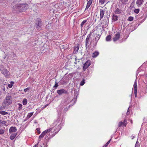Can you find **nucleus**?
<instances>
[{
	"label": "nucleus",
	"mask_w": 147,
	"mask_h": 147,
	"mask_svg": "<svg viewBox=\"0 0 147 147\" xmlns=\"http://www.w3.org/2000/svg\"><path fill=\"white\" fill-rule=\"evenodd\" d=\"M64 120L63 117L61 115L58 116L57 119L55 120L49 129H52L53 133L55 136L61 129L63 125Z\"/></svg>",
	"instance_id": "nucleus-1"
},
{
	"label": "nucleus",
	"mask_w": 147,
	"mask_h": 147,
	"mask_svg": "<svg viewBox=\"0 0 147 147\" xmlns=\"http://www.w3.org/2000/svg\"><path fill=\"white\" fill-rule=\"evenodd\" d=\"M28 7L27 4H18L13 6L14 10L17 13L23 12Z\"/></svg>",
	"instance_id": "nucleus-2"
},
{
	"label": "nucleus",
	"mask_w": 147,
	"mask_h": 147,
	"mask_svg": "<svg viewBox=\"0 0 147 147\" xmlns=\"http://www.w3.org/2000/svg\"><path fill=\"white\" fill-rule=\"evenodd\" d=\"M52 129H47L43 131L39 136L38 140V142L40 141L41 139L43 138L44 136L46 134V137L47 139H49L55 136V134L52 133Z\"/></svg>",
	"instance_id": "nucleus-3"
},
{
	"label": "nucleus",
	"mask_w": 147,
	"mask_h": 147,
	"mask_svg": "<svg viewBox=\"0 0 147 147\" xmlns=\"http://www.w3.org/2000/svg\"><path fill=\"white\" fill-rule=\"evenodd\" d=\"M12 98L11 96H7L2 103V106L0 107V109L3 110L7 107L12 103Z\"/></svg>",
	"instance_id": "nucleus-4"
},
{
	"label": "nucleus",
	"mask_w": 147,
	"mask_h": 147,
	"mask_svg": "<svg viewBox=\"0 0 147 147\" xmlns=\"http://www.w3.org/2000/svg\"><path fill=\"white\" fill-rule=\"evenodd\" d=\"M91 34H89L87 36L86 40L85 45L86 48L89 47V46L90 45L91 42Z\"/></svg>",
	"instance_id": "nucleus-5"
},
{
	"label": "nucleus",
	"mask_w": 147,
	"mask_h": 147,
	"mask_svg": "<svg viewBox=\"0 0 147 147\" xmlns=\"http://www.w3.org/2000/svg\"><path fill=\"white\" fill-rule=\"evenodd\" d=\"M2 73L6 77L9 78L10 77V73L7 70L4 68H3L1 69Z\"/></svg>",
	"instance_id": "nucleus-6"
},
{
	"label": "nucleus",
	"mask_w": 147,
	"mask_h": 147,
	"mask_svg": "<svg viewBox=\"0 0 147 147\" xmlns=\"http://www.w3.org/2000/svg\"><path fill=\"white\" fill-rule=\"evenodd\" d=\"M36 28L38 29H40L41 26L42 25V22L41 20V19L37 18L36 20Z\"/></svg>",
	"instance_id": "nucleus-7"
},
{
	"label": "nucleus",
	"mask_w": 147,
	"mask_h": 147,
	"mask_svg": "<svg viewBox=\"0 0 147 147\" xmlns=\"http://www.w3.org/2000/svg\"><path fill=\"white\" fill-rule=\"evenodd\" d=\"M109 18L108 17L105 18L102 24V28H105L107 26Z\"/></svg>",
	"instance_id": "nucleus-8"
},
{
	"label": "nucleus",
	"mask_w": 147,
	"mask_h": 147,
	"mask_svg": "<svg viewBox=\"0 0 147 147\" xmlns=\"http://www.w3.org/2000/svg\"><path fill=\"white\" fill-rule=\"evenodd\" d=\"M55 7L57 9H63V3L62 2H59L54 5Z\"/></svg>",
	"instance_id": "nucleus-9"
},
{
	"label": "nucleus",
	"mask_w": 147,
	"mask_h": 147,
	"mask_svg": "<svg viewBox=\"0 0 147 147\" xmlns=\"http://www.w3.org/2000/svg\"><path fill=\"white\" fill-rule=\"evenodd\" d=\"M137 82L136 81V80H135L134 85L133 87V88L132 89V92L134 90V93L135 95V97H137Z\"/></svg>",
	"instance_id": "nucleus-10"
},
{
	"label": "nucleus",
	"mask_w": 147,
	"mask_h": 147,
	"mask_svg": "<svg viewBox=\"0 0 147 147\" xmlns=\"http://www.w3.org/2000/svg\"><path fill=\"white\" fill-rule=\"evenodd\" d=\"M57 93L59 95H61L63 94H67L68 92L67 90L64 89H61L59 90H58L57 91Z\"/></svg>",
	"instance_id": "nucleus-11"
},
{
	"label": "nucleus",
	"mask_w": 147,
	"mask_h": 147,
	"mask_svg": "<svg viewBox=\"0 0 147 147\" xmlns=\"http://www.w3.org/2000/svg\"><path fill=\"white\" fill-rule=\"evenodd\" d=\"M127 124V120L126 119H125L124 120L123 122H120L119 123L118 126L119 127H120L121 126L125 127Z\"/></svg>",
	"instance_id": "nucleus-12"
},
{
	"label": "nucleus",
	"mask_w": 147,
	"mask_h": 147,
	"mask_svg": "<svg viewBox=\"0 0 147 147\" xmlns=\"http://www.w3.org/2000/svg\"><path fill=\"white\" fill-rule=\"evenodd\" d=\"M91 62L90 61H87L84 64L83 67V69H86L91 65Z\"/></svg>",
	"instance_id": "nucleus-13"
},
{
	"label": "nucleus",
	"mask_w": 147,
	"mask_h": 147,
	"mask_svg": "<svg viewBox=\"0 0 147 147\" xmlns=\"http://www.w3.org/2000/svg\"><path fill=\"white\" fill-rule=\"evenodd\" d=\"M87 3L85 8V10L87 9L90 6L92 3L93 0H87Z\"/></svg>",
	"instance_id": "nucleus-14"
},
{
	"label": "nucleus",
	"mask_w": 147,
	"mask_h": 147,
	"mask_svg": "<svg viewBox=\"0 0 147 147\" xmlns=\"http://www.w3.org/2000/svg\"><path fill=\"white\" fill-rule=\"evenodd\" d=\"M105 13V11L104 9H101L100 10V20L102 19Z\"/></svg>",
	"instance_id": "nucleus-15"
},
{
	"label": "nucleus",
	"mask_w": 147,
	"mask_h": 147,
	"mask_svg": "<svg viewBox=\"0 0 147 147\" xmlns=\"http://www.w3.org/2000/svg\"><path fill=\"white\" fill-rule=\"evenodd\" d=\"M120 37V34L119 32H118L115 34V37L113 38V40L114 42L117 41L119 39Z\"/></svg>",
	"instance_id": "nucleus-16"
},
{
	"label": "nucleus",
	"mask_w": 147,
	"mask_h": 147,
	"mask_svg": "<svg viewBox=\"0 0 147 147\" xmlns=\"http://www.w3.org/2000/svg\"><path fill=\"white\" fill-rule=\"evenodd\" d=\"M17 129L15 127H11L9 129V133L15 132L17 131Z\"/></svg>",
	"instance_id": "nucleus-17"
},
{
	"label": "nucleus",
	"mask_w": 147,
	"mask_h": 147,
	"mask_svg": "<svg viewBox=\"0 0 147 147\" xmlns=\"http://www.w3.org/2000/svg\"><path fill=\"white\" fill-rule=\"evenodd\" d=\"M99 54V53L98 51H95L94 52L92 55V57L93 58H95Z\"/></svg>",
	"instance_id": "nucleus-18"
},
{
	"label": "nucleus",
	"mask_w": 147,
	"mask_h": 147,
	"mask_svg": "<svg viewBox=\"0 0 147 147\" xmlns=\"http://www.w3.org/2000/svg\"><path fill=\"white\" fill-rule=\"evenodd\" d=\"M79 48V46L78 45H77V46H74V53H77L78 51Z\"/></svg>",
	"instance_id": "nucleus-19"
},
{
	"label": "nucleus",
	"mask_w": 147,
	"mask_h": 147,
	"mask_svg": "<svg viewBox=\"0 0 147 147\" xmlns=\"http://www.w3.org/2000/svg\"><path fill=\"white\" fill-rule=\"evenodd\" d=\"M17 134V133L12 134L10 136V139L11 140H13L16 137Z\"/></svg>",
	"instance_id": "nucleus-20"
},
{
	"label": "nucleus",
	"mask_w": 147,
	"mask_h": 147,
	"mask_svg": "<svg viewBox=\"0 0 147 147\" xmlns=\"http://www.w3.org/2000/svg\"><path fill=\"white\" fill-rule=\"evenodd\" d=\"M142 0H137L136 1V4L137 5L139 6H140L142 3Z\"/></svg>",
	"instance_id": "nucleus-21"
},
{
	"label": "nucleus",
	"mask_w": 147,
	"mask_h": 147,
	"mask_svg": "<svg viewBox=\"0 0 147 147\" xmlns=\"http://www.w3.org/2000/svg\"><path fill=\"white\" fill-rule=\"evenodd\" d=\"M147 85L146 84H145V85L143 87V91L144 92V94H146L147 92Z\"/></svg>",
	"instance_id": "nucleus-22"
},
{
	"label": "nucleus",
	"mask_w": 147,
	"mask_h": 147,
	"mask_svg": "<svg viewBox=\"0 0 147 147\" xmlns=\"http://www.w3.org/2000/svg\"><path fill=\"white\" fill-rule=\"evenodd\" d=\"M118 19V17L116 15H113V16L112 20L114 21H117Z\"/></svg>",
	"instance_id": "nucleus-23"
},
{
	"label": "nucleus",
	"mask_w": 147,
	"mask_h": 147,
	"mask_svg": "<svg viewBox=\"0 0 147 147\" xmlns=\"http://www.w3.org/2000/svg\"><path fill=\"white\" fill-rule=\"evenodd\" d=\"M121 10L119 8H117L115 10V13L116 14H119L121 13Z\"/></svg>",
	"instance_id": "nucleus-24"
},
{
	"label": "nucleus",
	"mask_w": 147,
	"mask_h": 147,
	"mask_svg": "<svg viewBox=\"0 0 147 147\" xmlns=\"http://www.w3.org/2000/svg\"><path fill=\"white\" fill-rule=\"evenodd\" d=\"M100 35L99 34L97 35L95 38V41L97 43L98 41L99 40L100 38Z\"/></svg>",
	"instance_id": "nucleus-25"
},
{
	"label": "nucleus",
	"mask_w": 147,
	"mask_h": 147,
	"mask_svg": "<svg viewBox=\"0 0 147 147\" xmlns=\"http://www.w3.org/2000/svg\"><path fill=\"white\" fill-rule=\"evenodd\" d=\"M111 36L110 35L107 36L106 38V40L107 41H109L111 40Z\"/></svg>",
	"instance_id": "nucleus-26"
},
{
	"label": "nucleus",
	"mask_w": 147,
	"mask_h": 147,
	"mask_svg": "<svg viewBox=\"0 0 147 147\" xmlns=\"http://www.w3.org/2000/svg\"><path fill=\"white\" fill-rule=\"evenodd\" d=\"M34 112L29 113L28 114L27 117L28 119H29L32 115Z\"/></svg>",
	"instance_id": "nucleus-27"
},
{
	"label": "nucleus",
	"mask_w": 147,
	"mask_h": 147,
	"mask_svg": "<svg viewBox=\"0 0 147 147\" xmlns=\"http://www.w3.org/2000/svg\"><path fill=\"white\" fill-rule=\"evenodd\" d=\"M8 113L4 111H0V114L2 115H6Z\"/></svg>",
	"instance_id": "nucleus-28"
},
{
	"label": "nucleus",
	"mask_w": 147,
	"mask_h": 147,
	"mask_svg": "<svg viewBox=\"0 0 147 147\" xmlns=\"http://www.w3.org/2000/svg\"><path fill=\"white\" fill-rule=\"evenodd\" d=\"M87 20H84L82 22L80 25L81 28L83 27L84 25L87 22Z\"/></svg>",
	"instance_id": "nucleus-29"
},
{
	"label": "nucleus",
	"mask_w": 147,
	"mask_h": 147,
	"mask_svg": "<svg viewBox=\"0 0 147 147\" xmlns=\"http://www.w3.org/2000/svg\"><path fill=\"white\" fill-rule=\"evenodd\" d=\"M0 123L1 124H3L5 126H6V124L7 123L6 121H2L0 120Z\"/></svg>",
	"instance_id": "nucleus-30"
},
{
	"label": "nucleus",
	"mask_w": 147,
	"mask_h": 147,
	"mask_svg": "<svg viewBox=\"0 0 147 147\" xmlns=\"http://www.w3.org/2000/svg\"><path fill=\"white\" fill-rule=\"evenodd\" d=\"M27 103V100L26 98H24L22 101L23 104L24 105H26Z\"/></svg>",
	"instance_id": "nucleus-31"
},
{
	"label": "nucleus",
	"mask_w": 147,
	"mask_h": 147,
	"mask_svg": "<svg viewBox=\"0 0 147 147\" xmlns=\"http://www.w3.org/2000/svg\"><path fill=\"white\" fill-rule=\"evenodd\" d=\"M14 84V82L11 81L10 82V84L8 85V86L9 88H11L12 87L13 84Z\"/></svg>",
	"instance_id": "nucleus-32"
},
{
	"label": "nucleus",
	"mask_w": 147,
	"mask_h": 147,
	"mask_svg": "<svg viewBox=\"0 0 147 147\" xmlns=\"http://www.w3.org/2000/svg\"><path fill=\"white\" fill-rule=\"evenodd\" d=\"M85 83V80L83 79L80 82V86H83Z\"/></svg>",
	"instance_id": "nucleus-33"
},
{
	"label": "nucleus",
	"mask_w": 147,
	"mask_h": 147,
	"mask_svg": "<svg viewBox=\"0 0 147 147\" xmlns=\"http://www.w3.org/2000/svg\"><path fill=\"white\" fill-rule=\"evenodd\" d=\"M111 140V138L106 143V144L105 145H104L103 147H106L109 144V143H110V141Z\"/></svg>",
	"instance_id": "nucleus-34"
},
{
	"label": "nucleus",
	"mask_w": 147,
	"mask_h": 147,
	"mask_svg": "<svg viewBox=\"0 0 147 147\" xmlns=\"http://www.w3.org/2000/svg\"><path fill=\"white\" fill-rule=\"evenodd\" d=\"M133 19L134 18L133 17L130 16L128 18L127 20L129 21H133Z\"/></svg>",
	"instance_id": "nucleus-35"
},
{
	"label": "nucleus",
	"mask_w": 147,
	"mask_h": 147,
	"mask_svg": "<svg viewBox=\"0 0 147 147\" xmlns=\"http://www.w3.org/2000/svg\"><path fill=\"white\" fill-rule=\"evenodd\" d=\"M139 11H140V9H135L134 10V11L135 13H136L137 14H138L139 13Z\"/></svg>",
	"instance_id": "nucleus-36"
},
{
	"label": "nucleus",
	"mask_w": 147,
	"mask_h": 147,
	"mask_svg": "<svg viewBox=\"0 0 147 147\" xmlns=\"http://www.w3.org/2000/svg\"><path fill=\"white\" fill-rule=\"evenodd\" d=\"M5 132V131L3 129H0V135L3 134Z\"/></svg>",
	"instance_id": "nucleus-37"
},
{
	"label": "nucleus",
	"mask_w": 147,
	"mask_h": 147,
	"mask_svg": "<svg viewBox=\"0 0 147 147\" xmlns=\"http://www.w3.org/2000/svg\"><path fill=\"white\" fill-rule=\"evenodd\" d=\"M105 1V0H99V2L101 4H104Z\"/></svg>",
	"instance_id": "nucleus-38"
},
{
	"label": "nucleus",
	"mask_w": 147,
	"mask_h": 147,
	"mask_svg": "<svg viewBox=\"0 0 147 147\" xmlns=\"http://www.w3.org/2000/svg\"><path fill=\"white\" fill-rule=\"evenodd\" d=\"M30 88H26L24 89V91L26 92H28L29 90H30Z\"/></svg>",
	"instance_id": "nucleus-39"
},
{
	"label": "nucleus",
	"mask_w": 147,
	"mask_h": 147,
	"mask_svg": "<svg viewBox=\"0 0 147 147\" xmlns=\"http://www.w3.org/2000/svg\"><path fill=\"white\" fill-rule=\"evenodd\" d=\"M18 105L19 106L18 110H21L22 108V105L21 104H19Z\"/></svg>",
	"instance_id": "nucleus-40"
},
{
	"label": "nucleus",
	"mask_w": 147,
	"mask_h": 147,
	"mask_svg": "<svg viewBox=\"0 0 147 147\" xmlns=\"http://www.w3.org/2000/svg\"><path fill=\"white\" fill-rule=\"evenodd\" d=\"M40 129L39 128H37L36 129V130L37 131V134H39L40 133Z\"/></svg>",
	"instance_id": "nucleus-41"
},
{
	"label": "nucleus",
	"mask_w": 147,
	"mask_h": 147,
	"mask_svg": "<svg viewBox=\"0 0 147 147\" xmlns=\"http://www.w3.org/2000/svg\"><path fill=\"white\" fill-rule=\"evenodd\" d=\"M58 86V83L56 81L55 82V84L54 86V87L55 88H57V87Z\"/></svg>",
	"instance_id": "nucleus-42"
},
{
	"label": "nucleus",
	"mask_w": 147,
	"mask_h": 147,
	"mask_svg": "<svg viewBox=\"0 0 147 147\" xmlns=\"http://www.w3.org/2000/svg\"><path fill=\"white\" fill-rule=\"evenodd\" d=\"M129 108H128V110H127V115H128L129 114V113H130V112H129Z\"/></svg>",
	"instance_id": "nucleus-43"
},
{
	"label": "nucleus",
	"mask_w": 147,
	"mask_h": 147,
	"mask_svg": "<svg viewBox=\"0 0 147 147\" xmlns=\"http://www.w3.org/2000/svg\"><path fill=\"white\" fill-rule=\"evenodd\" d=\"M38 143L37 144H36L33 147H36V146H38Z\"/></svg>",
	"instance_id": "nucleus-44"
},
{
	"label": "nucleus",
	"mask_w": 147,
	"mask_h": 147,
	"mask_svg": "<svg viewBox=\"0 0 147 147\" xmlns=\"http://www.w3.org/2000/svg\"><path fill=\"white\" fill-rule=\"evenodd\" d=\"M39 112H40L41 111V110H40V109H39V108H37L36 109V110L37 111H39Z\"/></svg>",
	"instance_id": "nucleus-45"
},
{
	"label": "nucleus",
	"mask_w": 147,
	"mask_h": 147,
	"mask_svg": "<svg viewBox=\"0 0 147 147\" xmlns=\"http://www.w3.org/2000/svg\"><path fill=\"white\" fill-rule=\"evenodd\" d=\"M47 106V105H45V106L44 107H43V109H44Z\"/></svg>",
	"instance_id": "nucleus-46"
},
{
	"label": "nucleus",
	"mask_w": 147,
	"mask_h": 147,
	"mask_svg": "<svg viewBox=\"0 0 147 147\" xmlns=\"http://www.w3.org/2000/svg\"><path fill=\"white\" fill-rule=\"evenodd\" d=\"M47 106V105H45V106L44 107H43V109H44Z\"/></svg>",
	"instance_id": "nucleus-47"
},
{
	"label": "nucleus",
	"mask_w": 147,
	"mask_h": 147,
	"mask_svg": "<svg viewBox=\"0 0 147 147\" xmlns=\"http://www.w3.org/2000/svg\"><path fill=\"white\" fill-rule=\"evenodd\" d=\"M64 109L65 111H67L68 110V109H67L66 108H65Z\"/></svg>",
	"instance_id": "nucleus-48"
},
{
	"label": "nucleus",
	"mask_w": 147,
	"mask_h": 147,
	"mask_svg": "<svg viewBox=\"0 0 147 147\" xmlns=\"http://www.w3.org/2000/svg\"><path fill=\"white\" fill-rule=\"evenodd\" d=\"M138 142L137 141L136 142V146H137V145L138 144Z\"/></svg>",
	"instance_id": "nucleus-49"
},
{
	"label": "nucleus",
	"mask_w": 147,
	"mask_h": 147,
	"mask_svg": "<svg viewBox=\"0 0 147 147\" xmlns=\"http://www.w3.org/2000/svg\"><path fill=\"white\" fill-rule=\"evenodd\" d=\"M130 123H132V120H130Z\"/></svg>",
	"instance_id": "nucleus-50"
},
{
	"label": "nucleus",
	"mask_w": 147,
	"mask_h": 147,
	"mask_svg": "<svg viewBox=\"0 0 147 147\" xmlns=\"http://www.w3.org/2000/svg\"><path fill=\"white\" fill-rule=\"evenodd\" d=\"M134 136H132V139H133L134 138Z\"/></svg>",
	"instance_id": "nucleus-51"
},
{
	"label": "nucleus",
	"mask_w": 147,
	"mask_h": 147,
	"mask_svg": "<svg viewBox=\"0 0 147 147\" xmlns=\"http://www.w3.org/2000/svg\"><path fill=\"white\" fill-rule=\"evenodd\" d=\"M1 95V92L0 91V97Z\"/></svg>",
	"instance_id": "nucleus-52"
},
{
	"label": "nucleus",
	"mask_w": 147,
	"mask_h": 147,
	"mask_svg": "<svg viewBox=\"0 0 147 147\" xmlns=\"http://www.w3.org/2000/svg\"><path fill=\"white\" fill-rule=\"evenodd\" d=\"M37 123L36 121L35 120V121H34V123Z\"/></svg>",
	"instance_id": "nucleus-53"
},
{
	"label": "nucleus",
	"mask_w": 147,
	"mask_h": 147,
	"mask_svg": "<svg viewBox=\"0 0 147 147\" xmlns=\"http://www.w3.org/2000/svg\"><path fill=\"white\" fill-rule=\"evenodd\" d=\"M76 100H76V101L74 102V104H75V103H76Z\"/></svg>",
	"instance_id": "nucleus-54"
},
{
	"label": "nucleus",
	"mask_w": 147,
	"mask_h": 147,
	"mask_svg": "<svg viewBox=\"0 0 147 147\" xmlns=\"http://www.w3.org/2000/svg\"><path fill=\"white\" fill-rule=\"evenodd\" d=\"M74 63L75 64H76L77 63V62L76 61Z\"/></svg>",
	"instance_id": "nucleus-55"
},
{
	"label": "nucleus",
	"mask_w": 147,
	"mask_h": 147,
	"mask_svg": "<svg viewBox=\"0 0 147 147\" xmlns=\"http://www.w3.org/2000/svg\"><path fill=\"white\" fill-rule=\"evenodd\" d=\"M5 88H4L3 89V90L5 91Z\"/></svg>",
	"instance_id": "nucleus-56"
},
{
	"label": "nucleus",
	"mask_w": 147,
	"mask_h": 147,
	"mask_svg": "<svg viewBox=\"0 0 147 147\" xmlns=\"http://www.w3.org/2000/svg\"><path fill=\"white\" fill-rule=\"evenodd\" d=\"M146 77L147 78V74L146 75Z\"/></svg>",
	"instance_id": "nucleus-57"
},
{
	"label": "nucleus",
	"mask_w": 147,
	"mask_h": 147,
	"mask_svg": "<svg viewBox=\"0 0 147 147\" xmlns=\"http://www.w3.org/2000/svg\"><path fill=\"white\" fill-rule=\"evenodd\" d=\"M76 60H77V59H76V58L75 59V61H76Z\"/></svg>",
	"instance_id": "nucleus-58"
},
{
	"label": "nucleus",
	"mask_w": 147,
	"mask_h": 147,
	"mask_svg": "<svg viewBox=\"0 0 147 147\" xmlns=\"http://www.w3.org/2000/svg\"><path fill=\"white\" fill-rule=\"evenodd\" d=\"M46 138H47H47L46 136Z\"/></svg>",
	"instance_id": "nucleus-59"
},
{
	"label": "nucleus",
	"mask_w": 147,
	"mask_h": 147,
	"mask_svg": "<svg viewBox=\"0 0 147 147\" xmlns=\"http://www.w3.org/2000/svg\"><path fill=\"white\" fill-rule=\"evenodd\" d=\"M67 104H68L69 103V102H68L67 103Z\"/></svg>",
	"instance_id": "nucleus-60"
},
{
	"label": "nucleus",
	"mask_w": 147,
	"mask_h": 147,
	"mask_svg": "<svg viewBox=\"0 0 147 147\" xmlns=\"http://www.w3.org/2000/svg\"><path fill=\"white\" fill-rule=\"evenodd\" d=\"M70 105H69V107L70 106Z\"/></svg>",
	"instance_id": "nucleus-61"
}]
</instances>
